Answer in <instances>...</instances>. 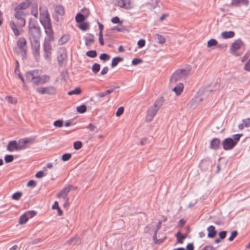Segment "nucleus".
I'll list each match as a JSON object with an SVG mask.
<instances>
[{
  "label": "nucleus",
  "mask_w": 250,
  "mask_h": 250,
  "mask_svg": "<svg viewBox=\"0 0 250 250\" xmlns=\"http://www.w3.org/2000/svg\"><path fill=\"white\" fill-rule=\"evenodd\" d=\"M42 72L39 70H33L25 73L27 81L31 83L33 86L43 84L49 81L50 76L47 75H41Z\"/></svg>",
  "instance_id": "nucleus-1"
},
{
  "label": "nucleus",
  "mask_w": 250,
  "mask_h": 250,
  "mask_svg": "<svg viewBox=\"0 0 250 250\" xmlns=\"http://www.w3.org/2000/svg\"><path fill=\"white\" fill-rule=\"evenodd\" d=\"M15 18L17 20V21L15 22L12 20L10 21L9 24L14 35L16 37H18L22 32V30L21 28L24 26L25 20L24 17L16 13H15Z\"/></svg>",
  "instance_id": "nucleus-2"
},
{
  "label": "nucleus",
  "mask_w": 250,
  "mask_h": 250,
  "mask_svg": "<svg viewBox=\"0 0 250 250\" xmlns=\"http://www.w3.org/2000/svg\"><path fill=\"white\" fill-rule=\"evenodd\" d=\"M164 102L163 97H160L156 100L154 104L148 108L146 117L147 122H150L153 120L158 110L162 106Z\"/></svg>",
  "instance_id": "nucleus-3"
},
{
  "label": "nucleus",
  "mask_w": 250,
  "mask_h": 250,
  "mask_svg": "<svg viewBox=\"0 0 250 250\" xmlns=\"http://www.w3.org/2000/svg\"><path fill=\"white\" fill-rule=\"evenodd\" d=\"M191 69L190 65L186 66L185 68L178 69L171 76L170 79L171 84L175 83L177 81L185 79L189 75Z\"/></svg>",
  "instance_id": "nucleus-4"
},
{
  "label": "nucleus",
  "mask_w": 250,
  "mask_h": 250,
  "mask_svg": "<svg viewBox=\"0 0 250 250\" xmlns=\"http://www.w3.org/2000/svg\"><path fill=\"white\" fill-rule=\"evenodd\" d=\"M28 30L30 34V41H40L41 31L38 26L33 22H30Z\"/></svg>",
  "instance_id": "nucleus-5"
},
{
  "label": "nucleus",
  "mask_w": 250,
  "mask_h": 250,
  "mask_svg": "<svg viewBox=\"0 0 250 250\" xmlns=\"http://www.w3.org/2000/svg\"><path fill=\"white\" fill-rule=\"evenodd\" d=\"M51 41L48 40H44L43 43V54L44 59L50 62L52 57V52L53 48L51 43Z\"/></svg>",
  "instance_id": "nucleus-6"
},
{
  "label": "nucleus",
  "mask_w": 250,
  "mask_h": 250,
  "mask_svg": "<svg viewBox=\"0 0 250 250\" xmlns=\"http://www.w3.org/2000/svg\"><path fill=\"white\" fill-rule=\"evenodd\" d=\"M72 186L69 185L63 188L60 192L57 194V197L60 198L62 199L64 207H67L69 205V198L68 197V193L70 191L72 188Z\"/></svg>",
  "instance_id": "nucleus-7"
},
{
  "label": "nucleus",
  "mask_w": 250,
  "mask_h": 250,
  "mask_svg": "<svg viewBox=\"0 0 250 250\" xmlns=\"http://www.w3.org/2000/svg\"><path fill=\"white\" fill-rule=\"evenodd\" d=\"M30 42L34 57L36 61H39L41 57L40 41H33Z\"/></svg>",
  "instance_id": "nucleus-8"
},
{
  "label": "nucleus",
  "mask_w": 250,
  "mask_h": 250,
  "mask_svg": "<svg viewBox=\"0 0 250 250\" xmlns=\"http://www.w3.org/2000/svg\"><path fill=\"white\" fill-rule=\"evenodd\" d=\"M36 214V212L34 210L26 212L20 217L19 221V224L22 225L26 223L29 218H32Z\"/></svg>",
  "instance_id": "nucleus-9"
},
{
  "label": "nucleus",
  "mask_w": 250,
  "mask_h": 250,
  "mask_svg": "<svg viewBox=\"0 0 250 250\" xmlns=\"http://www.w3.org/2000/svg\"><path fill=\"white\" fill-rule=\"evenodd\" d=\"M231 138H226L222 143L223 148L225 150L232 149L236 145Z\"/></svg>",
  "instance_id": "nucleus-10"
},
{
  "label": "nucleus",
  "mask_w": 250,
  "mask_h": 250,
  "mask_svg": "<svg viewBox=\"0 0 250 250\" xmlns=\"http://www.w3.org/2000/svg\"><path fill=\"white\" fill-rule=\"evenodd\" d=\"M33 142V139L31 138H25L20 139L17 142L19 151L26 149L27 148V144H32Z\"/></svg>",
  "instance_id": "nucleus-11"
},
{
  "label": "nucleus",
  "mask_w": 250,
  "mask_h": 250,
  "mask_svg": "<svg viewBox=\"0 0 250 250\" xmlns=\"http://www.w3.org/2000/svg\"><path fill=\"white\" fill-rule=\"evenodd\" d=\"M67 58L66 50L63 48H61L59 49L58 53V64L59 65H62L64 63V62L66 60Z\"/></svg>",
  "instance_id": "nucleus-12"
},
{
  "label": "nucleus",
  "mask_w": 250,
  "mask_h": 250,
  "mask_svg": "<svg viewBox=\"0 0 250 250\" xmlns=\"http://www.w3.org/2000/svg\"><path fill=\"white\" fill-rule=\"evenodd\" d=\"M37 92L41 94H54L56 93V89L53 86H47L45 87H40L36 89Z\"/></svg>",
  "instance_id": "nucleus-13"
},
{
  "label": "nucleus",
  "mask_w": 250,
  "mask_h": 250,
  "mask_svg": "<svg viewBox=\"0 0 250 250\" xmlns=\"http://www.w3.org/2000/svg\"><path fill=\"white\" fill-rule=\"evenodd\" d=\"M26 41L24 37H21L19 39L17 42V45L21 49V55L24 57L26 53Z\"/></svg>",
  "instance_id": "nucleus-14"
},
{
  "label": "nucleus",
  "mask_w": 250,
  "mask_h": 250,
  "mask_svg": "<svg viewBox=\"0 0 250 250\" xmlns=\"http://www.w3.org/2000/svg\"><path fill=\"white\" fill-rule=\"evenodd\" d=\"M243 42L240 39L234 41L230 46V53L234 55H237L236 51L241 47Z\"/></svg>",
  "instance_id": "nucleus-15"
},
{
  "label": "nucleus",
  "mask_w": 250,
  "mask_h": 250,
  "mask_svg": "<svg viewBox=\"0 0 250 250\" xmlns=\"http://www.w3.org/2000/svg\"><path fill=\"white\" fill-rule=\"evenodd\" d=\"M6 149L10 152L19 151L17 142L16 141H9L6 146Z\"/></svg>",
  "instance_id": "nucleus-16"
},
{
  "label": "nucleus",
  "mask_w": 250,
  "mask_h": 250,
  "mask_svg": "<svg viewBox=\"0 0 250 250\" xmlns=\"http://www.w3.org/2000/svg\"><path fill=\"white\" fill-rule=\"evenodd\" d=\"M213 87L214 88L212 89H211L210 87H206V88H205L202 91V94L203 96H208L209 92L212 91L216 90L217 89H219L220 87L219 83H216L214 84Z\"/></svg>",
  "instance_id": "nucleus-17"
},
{
  "label": "nucleus",
  "mask_w": 250,
  "mask_h": 250,
  "mask_svg": "<svg viewBox=\"0 0 250 250\" xmlns=\"http://www.w3.org/2000/svg\"><path fill=\"white\" fill-rule=\"evenodd\" d=\"M249 0H231V5L234 6H240L242 5L247 6Z\"/></svg>",
  "instance_id": "nucleus-18"
},
{
  "label": "nucleus",
  "mask_w": 250,
  "mask_h": 250,
  "mask_svg": "<svg viewBox=\"0 0 250 250\" xmlns=\"http://www.w3.org/2000/svg\"><path fill=\"white\" fill-rule=\"evenodd\" d=\"M34 0H26L24 2L20 3L16 7L18 8L25 10L27 9L31 3L33 2Z\"/></svg>",
  "instance_id": "nucleus-19"
},
{
  "label": "nucleus",
  "mask_w": 250,
  "mask_h": 250,
  "mask_svg": "<svg viewBox=\"0 0 250 250\" xmlns=\"http://www.w3.org/2000/svg\"><path fill=\"white\" fill-rule=\"evenodd\" d=\"M220 146V141L218 138L213 139L210 144V147L213 149H217L219 148Z\"/></svg>",
  "instance_id": "nucleus-20"
},
{
  "label": "nucleus",
  "mask_w": 250,
  "mask_h": 250,
  "mask_svg": "<svg viewBox=\"0 0 250 250\" xmlns=\"http://www.w3.org/2000/svg\"><path fill=\"white\" fill-rule=\"evenodd\" d=\"M207 230L208 231V238H213L216 235L217 231L215 230L214 226L212 225H211L209 227H208L207 228Z\"/></svg>",
  "instance_id": "nucleus-21"
},
{
  "label": "nucleus",
  "mask_w": 250,
  "mask_h": 250,
  "mask_svg": "<svg viewBox=\"0 0 250 250\" xmlns=\"http://www.w3.org/2000/svg\"><path fill=\"white\" fill-rule=\"evenodd\" d=\"M30 5H31L32 7L31 14L35 17L37 18L38 16V5L36 1L34 0L33 2Z\"/></svg>",
  "instance_id": "nucleus-22"
},
{
  "label": "nucleus",
  "mask_w": 250,
  "mask_h": 250,
  "mask_svg": "<svg viewBox=\"0 0 250 250\" xmlns=\"http://www.w3.org/2000/svg\"><path fill=\"white\" fill-rule=\"evenodd\" d=\"M41 22L44 27L45 30L48 29H50L52 28L49 22V20L47 17H45L43 20H41Z\"/></svg>",
  "instance_id": "nucleus-23"
},
{
  "label": "nucleus",
  "mask_w": 250,
  "mask_h": 250,
  "mask_svg": "<svg viewBox=\"0 0 250 250\" xmlns=\"http://www.w3.org/2000/svg\"><path fill=\"white\" fill-rule=\"evenodd\" d=\"M41 22L44 27L45 30L48 29H50L52 28L49 22V20L47 17H45L43 20H41Z\"/></svg>",
  "instance_id": "nucleus-24"
},
{
  "label": "nucleus",
  "mask_w": 250,
  "mask_h": 250,
  "mask_svg": "<svg viewBox=\"0 0 250 250\" xmlns=\"http://www.w3.org/2000/svg\"><path fill=\"white\" fill-rule=\"evenodd\" d=\"M85 43L86 46H90L94 41V37L92 35L89 34L84 37Z\"/></svg>",
  "instance_id": "nucleus-25"
},
{
  "label": "nucleus",
  "mask_w": 250,
  "mask_h": 250,
  "mask_svg": "<svg viewBox=\"0 0 250 250\" xmlns=\"http://www.w3.org/2000/svg\"><path fill=\"white\" fill-rule=\"evenodd\" d=\"M235 33L233 31H225L221 33V36L223 39H229L234 36Z\"/></svg>",
  "instance_id": "nucleus-26"
},
{
  "label": "nucleus",
  "mask_w": 250,
  "mask_h": 250,
  "mask_svg": "<svg viewBox=\"0 0 250 250\" xmlns=\"http://www.w3.org/2000/svg\"><path fill=\"white\" fill-rule=\"evenodd\" d=\"M183 88L184 86L183 83H179L173 88V91L175 92L177 95H179L182 92Z\"/></svg>",
  "instance_id": "nucleus-27"
},
{
  "label": "nucleus",
  "mask_w": 250,
  "mask_h": 250,
  "mask_svg": "<svg viewBox=\"0 0 250 250\" xmlns=\"http://www.w3.org/2000/svg\"><path fill=\"white\" fill-rule=\"evenodd\" d=\"M136 6V0H126V10L133 9Z\"/></svg>",
  "instance_id": "nucleus-28"
},
{
  "label": "nucleus",
  "mask_w": 250,
  "mask_h": 250,
  "mask_svg": "<svg viewBox=\"0 0 250 250\" xmlns=\"http://www.w3.org/2000/svg\"><path fill=\"white\" fill-rule=\"evenodd\" d=\"M45 32L47 36L45 38L44 40H48V41H52L53 40V32L51 29H47L45 30Z\"/></svg>",
  "instance_id": "nucleus-29"
},
{
  "label": "nucleus",
  "mask_w": 250,
  "mask_h": 250,
  "mask_svg": "<svg viewBox=\"0 0 250 250\" xmlns=\"http://www.w3.org/2000/svg\"><path fill=\"white\" fill-rule=\"evenodd\" d=\"M124 61V58L122 57H115L112 60V62L111 64L112 67H114L116 66L120 62Z\"/></svg>",
  "instance_id": "nucleus-30"
},
{
  "label": "nucleus",
  "mask_w": 250,
  "mask_h": 250,
  "mask_svg": "<svg viewBox=\"0 0 250 250\" xmlns=\"http://www.w3.org/2000/svg\"><path fill=\"white\" fill-rule=\"evenodd\" d=\"M154 39L157 41V42L160 44H163L166 42L165 38L160 34H156L154 36Z\"/></svg>",
  "instance_id": "nucleus-31"
},
{
  "label": "nucleus",
  "mask_w": 250,
  "mask_h": 250,
  "mask_svg": "<svg viewBox=\"0 0 250 250\" xmlns=\"http://www.w3.org/2000/svg\"><path fill=\"white\" fill-rule=\"evenodd\" d=\"M69 39V36L68 35H64L59 41V43L60 45H62L65 42H66Z\"/></svg>",
  "instance_id": "nucleus-32"
},
{
  "label": "nucleus",
  "mask_w": 250,
  "mask_h": 250,
  "mask_svg": "<svg viewBox=\"0 0 250 250\" xmlns=\"http://www.w3.org/2000/svg\"><path fill=\"white\" fill-rule=\"evenodd\" d=\"M113 4L115 6L120 7H124L125 5V2L124 0H113Z\"/></svg>",
  "instance_id": "nucleus-33"
},
{
  "label": "nucleus",
  "mask_w": 250,
  "mask_h": 250,
  "mask_svg": "<svg viewBox=\"0 0 250 250\" xmlns=\"http://www.w3.org/2000/svg\"><path fill=\"white\" fill-rule=\"evenodd\" d=\"M87 128L89 129L90 131L97 132L99 130V128L98 127L92 124H89L87 126Z\"/></svg>",
  "instance_id": "nucleus-34"
},
{
  "label": "nucleus",
  "mask_w": 250,
  "mask_h": 250,
  "mask_svg": "<svg viewBox=\"0 0 250 250\" xmlns=\"http://www.w3.org/2000/svg\"><path fill=\"white\" fill-rule=\"evenodd\" d=\"M14 10L15 11V13L19 15L22 16L24 17V16L26 15V13L24 12V10L22 9H21L17 7H16L14 9Z\"/></svg>",
  "instance_id": "nucleus-35"
},
{
  "label": "nucleus",
  "mask_w": 250,
  "mask_h": 250,
  "mask_svg": "<svg viewBox=\"0 0 250 250\" xmlns=\"http://www.w3.org/2000/svg\"><path fill=\"white\" fill-rule=\"evenodd\" d=\"M55 11L61 15H62L64 13L63 7L61 5H57L56 6Z\"/></svg>",
  "instance_id": "nucleus-36"
},
{
  "label": "nucleus",
  "mask_w": 250,
  "mask_h": 250,
  "mask_svg": "<svg viewBox=\"0 0 250 250\" xmlns=\"http://www.w3.org/2000/svg\"><path fill=\"white\" fill-rule=\"evenodd\" d=\"M81 90L80 88L77 87L75 88L74 90L70 91L68 92V94L69 95H79L81 93Z\"/></svg>",
  "instance_id": "nucleus-37"
},
{
  "label": "nucleus",
  "mask_w": 250,
  "mask_h": 250,
  "mask_svg": "<svg viewBox=\"0 0 250 250\" xmlns=\"http://www.w3.org/2000/svg\"><path fill=\"white\" fill-rule=\"evenodd\" d=\"M100 69V65L99 63H95L92 67V70L94 73H98Z\"/></svg>",
  "instance_id": "nucleus-38"
},
{
  "label": "nucleus",
  "mask_w": 250,
  "mask_h": 250,
  "mask_svg": "<svg viewBox=\"0 0 250 250\" xmlns=\"http://www.w3.org/2000/svg\"><path fill=\"white\" fill-rule=\"evenodd\" d=\"M217 41L214 39H211L208 42L207 46L208 47L215 46L217 44Z\"/></svg>",
  "instance_id": "nucleus-39"
},
{
  "label": "nucleus",
  "mask_w": 250,
  "mask_h": 250,
  "mask_svg": "<svg viewBox=\"0 0 250 250\" xmlns=\"http://www.w3.org/2000/svg\"><path fill=\"white\" fill-rule=\"evenodd\" d=\"M84 19H85L84 16L83 14H80V13L77 14V15L75 17L76 21L77 22H82L84 20Z\"/></svg>",
  "instance_id": "nucleus-40"
},
{
  "label": "nucleus",
  "mask_w": 250,
  "mask_h": 250,
  "mask_svg": "<svg viewBox=\"0 0 250 250\" xmlns=\"http://www.w3.org/2000/svg\"><path fill=\"white\" fill-rule=\"evenodd\" d=\"M46 171L45 167L43 168L42 171H40L36 174V177L38 178H41L46 175L45 172Z\"/></svg>",
  "instance_id": "nucleus-41"
},
{
  "label": "nucleus",
  "mask_w": 250,
  "mask_h": 250,
  "mask_svg": "<svg viewBox=\"0 0 250 250\" xmlns=\"http://www.w3.org/2000/svg\"><path fill=\"white\" fill-rule=\"evenodd\" d=\"M243 135L242 134H236L232 136V140L234 141L235 144L237 145L239 141L240 137Z\"/></svg>",
  "instance_id": "nucleus-42"
},
{
  "label": "nucleus",
  "mask_w": 250,
  "mask_h": 250,
  "mask_svg": "<svg viewBox=\"0 0 250 250\" xmlns=\"http://www.w3.org/2000/svg\"><path fill=\"white\" fill-rule=\"evenodd\" d=\"M86 107L85 105L83 104L77 107V111L80 113H83L86 111Z\"/></svg>",
  "instance_id": "nucleus-43"
},
{
  "label": "nucleus",
  "mask_w": 250,
  "mask_h": 250,
  "mask_svg": "<svg viewBox=\"0 0 250 250\" xmlns=\"http://www.w3.org/2000/svg\"><path fill=\"white\" fill-rule=\"evenodd\" d=\"M6 100L10 104H16L17 102L16 99L13 98L12 96H7L5 98Z\"/></svg>",
  "instance_id": "nucleus-44"
},
{
  "label": "nucleus",
  "mask_w": 250,
  "mask_h": 250,
  "mask_svg": "<svg viewBox=\"0 0 250 250\" xmlns=\"http://www.w3.org/2000/svg\"><path fill=\"white\" fill-rule=\"evenodd\" d=\"M86 55L91 58H95L97 56V52L95 50H90L86 53Z\"/></svg>",
  "instance_id": "nucleus-45"
},
{
  "label": "nucleus",
  "mask_w": 250,
  "mask_h": 250,
  "mask_svg": "<svg viewBox=\"0 0 250 250\" xmlns=\"http://www.w3.org/2000/svg\"><path fill=\"white\" fill-rule=\"evenodd\" d=\"M14 160V156L12 155H6L4 157V160L6 163H11Z\"/></svg>",
  "instance_id": "nucleus-46"
},
{
  "label": "nucleus",
  "mask_w": 250,
  "mask_h": 250,
  "mask_svg": "<svg viewBox=\"0 0 250 250\" xmlns=\"http://www.w3.org/2000/svg\"><path fill=\"white\" fill-rule=\"evenodd\" d=\"M110 56L105 53H103L100 56V59L101 60H103L104 61H108L110 59Z\"/></svg>",
  "instance_id": "nucleus-47"
},
{
  "label": "nucleus",
  "mask_w": 250,
  "mask_h": 250,
  "mask_svg": "<svg viewBox=\"0 0 250 250\" xmlns=\"http://www.w3.org/2000/svg\"><path fill=\"white\" fill-rule=\"evenodd\" d=\"M63 124V121L61 120H58L55 121L53 123L55 127H61L62 126Z\"/></svg>",
  "instance_id": "nucleus-48"
},
{
  "label": "nucleus",
  "mask_w": 250,
  "mask_h": 250,
  "mask_svg": "<svg viewBox=\"0 0 250 250\" xmlns=\"http://www.w3.org/2000/svg\"><path fill=\"white\" fill-rule=\"evenodd\" d=\"M21 195H22V193L21 192H16V193H14L12 195V198L14 200H19L20 199V198L21 197Z\"/></svg>",
  "instance_id": "nucleus-49"
},
{
  "label": "nucleus",
  "mask_w": 250,
  "mask_h": 250,
  "mask_svg": "<svg viewBox=\"0 0 250 250\" xmlns=\"http://www.w3.org/2000/svg\"><path fill=\"white\" fill-rule=\"evenodd\" d=\"M71 157V153H65L62 156V160L63 161H68Z\"/></svg>",
  "instance_id": "nucleus-50"
},
{
  "label": "nucleus",
  "mask_w": 250,
  "mask_h": 250,
  "mask_svg": "<svg viewBox=\"0 0 250 250\" xmlns=\"http://www.w3.org/2000/svg\"><path fill=\"white\" fill-rule=\"evenodd\" d=\"M124 112V107L123 106H121L119 107L117 112H116V116L117 117H120L121 115L123 114Z\"/></svg>",
  "instance_id": "nucleus-51"
},
{
  "label": "nucleus",
  "mask_w": 250,
  "mask_h": 250,
  "mask_svg": "<svg viewBox=\"0 0 250 250\" xmlns=\"http://www.w3.org/2000/svg\"><path fill=\"white\" fill-rule=\"evenodd\" d=\"M238 234V232L236 230H234L232 231L231 233V235L229 238V241H232L234 240V239L237 236Z\"/></svg>",
  "instance_id": "nucleus-52"
},
{
  "label": "nucleus",
  "mask_w": 250,
  "mask_h": 250,
  "mask_svg": "<svg viewBox=\"0 0 250 250\" xmlns=\"http://www.w3.org/2000/svg\"><path fill=\"white\" fill-rule=\"evenodd\" d=\"M242 123L244 124L245 127H249L250 126V118L243 119Z\"/></svg>",
  "instance_id": "nucleus-53"
},
{
  "label": "nucleus",
  "mask_w": 250,
  "mask_h": 250,
  "mask_svg": "<svg viewBox=\"0 0 250 250\" xmlns=\"http://www.w3.org/2000/svg\"><path fill=\"white\" fill-rule=\"evenodd\" d=\"M82 143L80 141H77L74 143V147L75 149L78 150L81 148Z\"/></svg>",
  "instance_id": "nucleus-54"
},
{
  "label": "nucleus",
  "mask_w": 250,
  "mask_h": 250,
  "mask_svg": "<svg viewBox=\"0 0 250 250\" xmlns=\"http://www.w3.org/2000/svg\"><path fill=\"white\" fill-rule=\"evenodd\" d=\"M146 41L144 39H140L138 41L137 44L139 48H142L145 45Z\"/></svg>",
  "instance_id": "nucleus-55"
},
{
  "label": "nucleus",
  "mask_w": 250,
  "mask_h": 250,
  "mask_svg": "<svg viewBox=\"0 0 250 250\" xmlns=\"http://www.w3.org/2000/svg\"><path fill=\"white\" fill-rule=\"evenodd\" d=\"M142 62V60L141 59H139V58L134 59L132 61V64L135 65H137V64L140 63Z\"/></svg>",
  "instance_id": "nucleus-56"
},
{
  "label": "nucleus",
  "mask_w": 250,
  "mask_h": 250,
  "mask_svg": "<svg viewBox=\"0 0 250 250\" xmlns=\"http://www.w3.org/2000/svg\"><path fill=\"white\" fill-rule=\"evenodd\" d=\"M88 25L86 23H82L79 25V28L83 31H85L87 28Z\"/></svg>",
  "instance_id": "nucleus-57"
},
{
  "label": "nucleus",
  "mask_w": 250,
  "mask_h": 250,
  "mask_svg": "<svg viewBox=\"0 0 250 250\" xmlns=\"http://www.w3.org/2000/svg\"><path fill=\"white\" fill-rule=\"evenodd\" d=\"M226 234H227V231L225 230H223V231H221V232H219V236L220 239H223L226 237Z\"/></svg>",
  "instance_id": "nucleus-58"
},
{
  "label": "nucleus",
  "mask_w": 250,
  "mask_h": 250,
  "mask_svg": "<svg viewBox=\"0 0 250 250\" xmlns=\"http://www.w3.org/2000/svg\"><path fill=\"white\" fill-rule=\"evenodd\" d=\"M153 239L155 243L156 244H160L161 242H163V239H157V235L154 234L153 236Z\"/></svg>",
  "instance_id": "nucleus-59"
},
{
  "label": "nucleus",
  "mask_w": 250,
  "mask_h": 250,
  "mask_svg": "<svg viewBox=\"0 0 250 250\" xmlns=\"http://www.w3.org/2000/svg\"><path fill=\"white\" fill-rule=\"evenodd\" d=\"M36 185V181L34 180H30L27 183V186L29 187H34Z\"/></svg>",
  "instance_id": "nucleus-60"
},
{
  "label": "nucleus",
  "mask_w": 250,
  "mask_h": 250,
  "mask_svg": "<svg viewBox=\"0 0 250 250\" xmlns=\"http://www.w3.org/2000/svg\"><path fill=\"white\" fill-rule=\"evenodd\" d=\"M116 87H117L113 86H111L110 89H109L105 91V94L106 95L110 94L111 93L113 92L115 90Z\"/></svg>",
  "instance_id": "nucleus-61"
},
{
  "label": "nucleus",
  "mask_w": 250,
  "mask_h": 250,
  "mask_svg": "<svg viewBox=\"0 0 250 250\" xmlns=\"http://www.w3.org/2000/svg\"><path fill=\"white\" fill-rule=\"evenodd\" d=\"M116 87H117L113 86H111L110 89H109L105 91V94L106 95L110 94L111 93L113 92L115 90Z\"/></svg>",
  "instance_id": "nucleus-62"
},
{
  "label": "nucleus",
  "mask_w": 250,
  "mask_h": 250,
  "mask_svg": "<svg viewBox=\"0 0 250 250\" xmlns=\"http://www.w3.org/2000/svg\"><path fill=\"white\" fill-rule=\"evenodd\" d=\"M244 69L250 72V60L245 64Z\"/></svg>",
  "instance_id": "nucleus-63"
},
{
  "label": "nucleus",
  "mask_w": 250,
  "mask_h": 250,
  "mask_svg": "<svg viewBox=\"0 0 250 250\" xmlns=\"http://www.w3.org/2000/svg\"><path fill=\"white\" fill-rule=\"evenodd\" d=\"M215 249L211 245L207 246L203 248L201 250H215Z\"/></svg>",
  "instance_id": "nucleus-64"
}]
</instances>
